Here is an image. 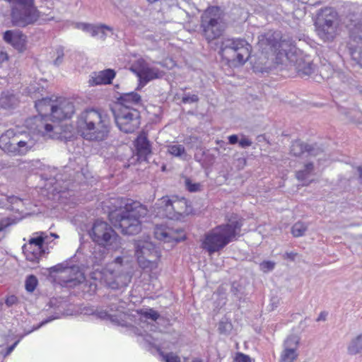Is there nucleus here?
I'll return each mask as SVG.
<instances>
[{
  "instance_id": "obj_1",
  "label": "nucleus",
  "mask_w": 362,
  "mask_h": 362,
  "mask_svg": "<svg viewBox=\"0 0 362 362\" xmlns=\"http://www.w3.org/2000/svg\"><path fill=\"white\" fill-rule=\"evenodd\" d=\"M112 208L109 211L112 224L125 235L137 234L141 228L140 218L147 214V209L139 202L125 198H111Z\"/></svg>"
},
{
  "instance_id": "obj_2",
  "label": "nucleus",
  "mask_w": 362,
  "mask_h": 362,
  "mask_svg": "<svg viewBox=\"0 0 362 362\" xmlns=\"http://www.w3.org/2000/svg\"><path fill=\"white\" fill-rule=\"evenodd\" d=\"M35 107L39 115L34 117L37 124V130L44 136L58 139L61 137V127L47 122L49 117L59 121L70 118L75 112L73 103L69 100L63 99L54 105L50 99L43 98L35 103Z\"/></svg>"
},
{
  "instance_id": "obj_3",
  "label": "nucleus",
  "mask_w": 362,
  "mask_h": 362,
  "mask_svg": "<svg viewBox=\"0 0 362 362\" xmlns=\"http://www.w3.org/2000/svg\"><path fill=\"white\" fill-rule=\"evenodd\" d=\"M257 45L265 59L271 58L276 64H284L286 60L296 62L297 48L293 40L279 31L269 30L261 35Z\"/></svg>"
},
{
  "instance_id": "obj_4",
  "label": "nucleus",
  "mask_w": 362,
  "mask_h": 362,
  "mask_svg": "<svg viewBox=\"0 0 362 362\" xmlns=\"http://www.w3.org/2000/svg\"><path fill=\"white\" fill-rule=\"evenodd\" d=\"M76 129L78 134L87 141H103L109 136L110 119L106 114L98 110H86L77 118Z\"/></svg>"
},
{
  "instance_id": "obj_5",
  "label": "nucleus",
  "mask_w": 362,
  "mask_h": 362,
  "mask_svg": "<svg viewBox=\"0 0 362 362\" xmlns=\"http://www.w3.org/2000/svg\"><path fill=\"white\" fill-rule=\"evenodd\" d=\"M242 226V219L231 218L227 223L219 225L208 231L204 235L202 247L209 255L219 252L235 240Z\"/></svg>"
},
{
  "instance_id": "obj_6",
  "label": "nucleus",
  "mask_w": 362,
  "mask_h": 362,
  "mask_svg": "<svg viewBox=\"0 0 362 362\" xmlns=\"http://www.w3.org/2000/svg\"><path fill=\"white\" fill-rule=\"evenodd\" d=\"M252 47L244 39L227 38L221 41L219 54L230 66L243 65L250 58Z\"/></svg>"
},
{
  "instance_id": "obj_7",
  "label": "nucleus",
  "mask_w": 362,
  "mask_h": 362,
  "mask_svg": "<svg viewBox=\"0 0 362 362\" xmlns=\"http://www.w3.org/2000/svg\"><path fill=\"white\" fill-rule=\"evenodd\" d=\"M134 249L137 262L141 269L152 271L158 267L160 252L148 237L136 240Z\"/></svg>"
},
{
  "instance_id": "obj_8",
  "label": "nucleus",
  "mask_w": 362,
  "mask_h": 362,
  "mask_svg": "<svg viewBox=\"0 0 362 362\" xmlns=\"http://www.w3.org/2000/svg\"><path fill=\"white\" fill-rule=\"evenodd\" d=\"M93 241L109 249L117 250L121 247V239L105 221L96 220L89 233Z\"/></svg>"
},
{
  "instance_id": "obj_9",
  "label": "nucleus",
  "mask_w": 362,
  "mask_h": 362,
  "mask_svg": "<svg viewBox=\"0 0 362 362\" xmlns=\"http://www.w3.org/2000/svg\"><path fill=\"white\" fill-rule=\"evenodd\" d=\"M122 262V258L117 257L101 274L106 284L112 289L126 287L131 281L132 276L125 271Z\"/></svg>"
},
{
  "instance_id": "obj_10",
  "label": "nucleus",
  "mask_w": 362,
  "mask_h": 362,
  "mask_svg": "<svg viewBox=\"0 0 362 362\" xmlns=\"http://www.w3.org/2000/svg\"><path fill=\"white\" fill-rule=\"evenodd\" d=\"M201 27L203 35L209 42L221 35L225 25L218 7H210L204 11L202 16Z\"/></svg>"
},
{
  "instance_id": "obj_11",
  "label": "nucleus",
  "mask_w": 362,
  "mask_h": 362,
  "mask_svg": "<svg viewBox=\"0 0 362 362\" xmlns=\"http://www.w3.org/2000/svg\"><path fill=\"white\" fill-rule=\"evenodd\" d=\"M114 116L118 128L125 133H132L140 125V115L136 109L115 108Z\"/></svg>"
},
{
  "instance_id": "obj_12",
  "label": "nucleus",
  "mask_w": 362,
  "mask_h": 362,
  "mask_svg": "<svg viewBox=\"0 0 362 362\" xmlns=\"http://www.w3.org/2000/svg\"><path fill=\"white\" fill-rule=\"evenodd\" d=\"M47 237V233L37 232L23 246V251L27 260L37 263L42 256L49 253L48 248L45 247V241Z\"/></svg>"
},
{
  "instance_id": "obj_13",
  "label": "nucleus",
  "mask_w": 362,
  "mask_h": 362,
  "mask_svg": "<svg viewBox=\"0 0 362 362\" xmlns=\"http://www.w3.org/2000/svg\"><path fill=\"white\" fill-rule=\"evenodd\" d=\"M52 272L59 273V279L64 286L75 287L85 280L78 266H69L67 262L58 264L51 268Z\"/></svg>"
},
{
  "instance_id": "obj_14",
  "label": "nucleus",
  "mask_w": 362,
  "mask_h": 362,
  "mask_svg": "<svg viewBox=\"0 0 362 362\" xmlns=\"http://www.w3.org/2000/svg\"><path fill=\"white\" fill-rule=\"evenodd\" d=\"M349 30V48L352 57L362 67V18L350 19L347 24Z\"/></svg>"
},
{
  "instance_id": "obj_15",
  "label": "nucleus",
  "mask_w": 362,
  "mask_h": 362,
  "mask_svg": "<svg viewBox=\"0 0 362 362\" xmlns=\"http://www.w3.org/2000/svg\"><path fill=\"white\" fill-rule=\"evenodd\" d=\"M131 70L138 76L139 85L145 86L149 81L160 78L164 72L158 68L151 67L144 59H138L132 66Z\"/></svg>"
},
{
  "instance_id": "obj_16",
  "label": "nucleus",
  "mask_w": 362,
  "mask_h": 362,
  "mask_svg": "<svg viewBox=\"0 0 362 362\" xmlns=\"http://www.w3.org/2000/svg\"><path fill=\"white\" fill-rule=\"evenodd\" d=\"M155 238L164 242H180L185 238V235L181 229L174 230L163 225L156 226L154 229Z\"/></svg>"
},
{
  "instance_id": "obj_17",
  "label": "nucleus",
  "mask_w": 362,
  "mask_h": 362,
  "mask_svg": "<svg viewBox=\"0 0 362 362\" xmlns=\"http://www.w3.org/2000/svg\"><path fill=\"white\" fill-rule=\"evenodd\" d=\"M298 344L299 338L297 336L291 335L287 337L284 344L280 362H293L298 357Z\"/></svg>"
},
{
  "instance_id": "obj_18",
  "label": "nucleus",
  "mask_w": 362,
  "mask_h": 362,
  "mask_svg": "<svg viewBox=\"0 0 362 362\" xmlns=\"http://www.w3.org/2000/svg\"><path fill=\"white\" fill-rule=\"evenodd\" d=\"M3 40L19 52L26 48L27 37L19 30H8L4 33Z\"/></svg>"
},
{
  "instance_id": "obj_19",
  "label": "nucleus",
  "mask_w": 362,
  "mask_h": 362,
  "mask_svg": "<svg viewBox=\"0 0 362 362\" xmlns=\"http://www.w3.org/2000/svg\"><path fill=\"white\" fill-rule=\"evenodd\" d=\"M322 152V150L317 145H308L300 141H295L291 146V153L294 156H317Z\"/></svg>"
},
{
  "instance_id": "obj_20",
  "label": "nucleus",
  "mask_w": 362,
  "mask_h": 362,
  "mask_svg": "<svg viewBox=\"0 0 362 362\" xmlns=\"http://www.w3.org/2000/svg\"><path fill=\"white\" fill-rule=\"evenodd\" d=\"M16 141V149L13 153L14 155H25L36 144V139L32 136L28 134H22L19 132H18Z\"/></svg>"
},
{
  "instance_id": "obj_21",
  "label": "nucleus",
  "mask_w": 362,
  "mask_h": 362,
  "mask_svg": "<svg viewBox=\"0 0 362 362\" xmlns=\"http://www.w3.org/2000/svg\"><path fill=\"white\" fill-rule=\"evenodd\" d=\"M175 197H163L158 200L156 205L158 209V213L170 219H175L176 214L174 210Z\"/></svg>"
},
{
  "instance_id": "obj_22",
  "label": "nucleus",
  "mask_w": 362,
  "mask_h": 362,
  "mask_svg": "<svg viewBox=\"0 0 362 362\" xmlns=\"http://www.w3.org/2000/svg\"><path fill=\"white\" fill-rule=\"evenodd\" d=\"M74 28L89 33L92 37L99 36L102 39H105L106 37L105 30H112V28L106 25H96L88 23H76Z\"/></svg>"
},
{
  "instance_id": "obj_23",
  "label": "nucleus",
  "mask_w": 362,
  "mask_h": 362,
  "mask_svg": "<svg viewBox=\"0 0 362 362\" xmlns=\"http://www.w3.org/2000/svg\"><path fill=\"white\" fill-rule=\"evenodd\" d=\"M115 71L107 69L98 72L92 73L89 83L92 86L110 84L115 77Z\"/></svg>"
},
{
  "instance_id": "obj_24",
  "label": "nucleus",
  "mask_w": 362,
  "mask_h": 362,
  "mask_svg": "<svg viewBox=\"0 0 362 362\" xmlns=\"http://www.w3.org/2000/svg\"><path fill=\"white\" fill-rule=\"evenodd\" d=\"M141 100V96L136 92L132 91L122 93L117 98L115 108L126 107L128 109H135L134 106L139 105Z\"/></svg>"
},
{
  "instance_id": "obj_25",
  "label": "nucleus",
  "mask_w": 362,
  "mask_h": 362,
  "mask_svg": "<svg viewBox=\"0 0 362 362\" xmlns=\"http://www.w3.org/2000/svg\"><path fill=\"white\" fill-rule=\"evenodd\" d=\"M18 132L10 129L0 136V148L5 152L13 153L16 149V142Z\"/></svg>"
},
{
  "instance_id": "obj_26",
  "label": "nucleus",
  "mask_w": 362,
  "mask_h": 362,
  "mask_svg": "<svg viewBox=\"0 0 362 362\" xmlns=\"http://www.w3.org/2000/svg\"><path fill=\"white\" fill-rule=\"evenodd\" d=\"M337 16V13L332 8H322L318 13L315 24L337 25L338 27Z\"/></svg>"
},
{
  "instance_id": "obj_27",
  "label": "nucleus",
  "mask_w": 362,
  "mask_h": 362,
  "mask_svg": "<svg viewBox=\"0 0 362 362\" xmlns=\"http://www.w3.org/2000/svg\"><path fill=\"white\" fill-rule=\"evenodd\" d=\"M317 35L324 41H332L338 35L337 25L315 24Z\"/></svg>"
},
{
  "instance_id": "obj_28",
  "label": "nucleus",
  "mask_w": 362,
  "mask_h": 362,
  "mask_svg": "<svg viewBox=\"0 0 362 362\" xmlns=\"http://www.w3.org/2000/svg\"><path fill=\"white\" fill-rule=\"evenodd\" d=\"M166 148L168 153L182 160L186 161L190 158V156L187 153L185 147L177 142H170L166 146Z\"/></svg>"
},
{
  "instance_id": "obj_29",
  "label": "nucleus",
  "mask_w": 362,
  "mask_h": 362,
  "mask_svg": "<svg viewBox=\"0 0 362 362\" xmlns=\"http://www.w3.org/2000/svg\"><path fill=\"white\" fill-rule=\"evenodd\" d=\"M174 210L176 214V220L192 212V207L188 201L185 198L175 197Z\"/></svg>"
},
{
  "instance_id": "obj_30",
  "label": "nucleus",
  "mask_w": 362,
  "mask_h": 362,
  "mask_svg": "<svg viewBox=\"0 0 362 362\" xmlns=\"http://www.w3.org/2000/svg\"><path fill=\"white\" fill-rule=\"evenodd\" d=\"M18 100L13 90H5L1 93L0 96V106L4 109L15 107L18 104Z\"/></svg>"
},
{
  "instance_id": "obj_31",
  "label": "nucleus",
  "mask_w": 362,
  "mask_h": 362,
  "mask_svg": "<svg viewBox=\"0 0 362 362\" xmlns=\"http://www.w3.org/2000/svg\"><path fill=\"white\" fill-rule=\"evenodd\" d=\"M135 147L137 155L140 158H146L151 153V146L147 138L144 136H139L135 141Z\"/></svg>"
},
{
  "instance_id": "obj_32",
  "label": "nucleus",
  "mask_w": 362,
  "mask_h": 362,
  "mask_svg": "<svg viewBox=\"0 0 362 362\" xmlns=\"http://www.w3.org/2000/svg\"><path fill=\"white\" fill-rule=\"evenodd\" d=\"M99 317L104 320H110L118 325L129 326V323L124 320L127 315L122 312H119L117 315H112L107 311H101L99 313Z\"/></svg>"
},
{
  "instance_id": "obj_33",
  "label": "nucleus",
  "mask_w": 362,
  "mask_h": 362,
  "mask_svg": "<svg viewBox=\"0 0 362 362\" xmlns=\"http://www.w3.org/2000/svg\"><path fill=\"white\" fill-rule=\"evenodd\" d=\"M314 171V165L312 163H308L304 165L303 170H300L296 172V178L301 182H303V185H308L311 182L310 180V176L313 175Z\"/></svg>"
},
{
  "instance_id": "obj_34",
  "label": "nucleus",
  "mask_w": 362,
  "mask_h": 362,
  "mask_svg": "<svg viewBox=\"0 0 362 362\" xmlns=\"http://www.w3.org/2000/svg\"><path fill=\"white\" fill-rule=\"evenodd\" d=\"M347 349L351 355H356L362 351V334L358 335L350 341Z\"/></svg>"
},
{
  "instance_id": "obj_35",
  "label": "nucleus",
  "mask_w": 362,
  "mask_h": 362,
  "mask_svg": "<svg viewBox=\"0 0 362 362\" xmlns=\"http://www.w3.org/2000/svg\"><path fill=\"white\" fill-rule=\"evenodd\" d=\"M136 313L139 316L140 320H142L143 319H150L156 321L160 317V315L157 311L149 308H141L136 310Z\"/></svg>"
},
{
  "instance_id": "obj_36",
  "label": "nucleus",
  "mask_w": 362,
  "mask_h": 362,
  "mask_svg": "<svg viewBox=\"0 0 362 362\" xmlns=\"http://www.w3.org/2000/svg\"><path fill=\"white\" fill-rule=\"evenodd\" d=\"M105 259V248L100 249L98 252L95 250L90 256V262L92 266L100 265Z\"/></svg>"
},
{
  "instance_id": "obj_37",
  "label": "nucleus",
  "mask_w": 362,
  "mask_h": 362,
  "mask_svg": "<svg viewBox=\"0 0 362 362\" xmlns=\"http://www.w3.org/2000/svg\"><path fill=\"white\" fill-rule=\"evenodd\" d=\"M308 226L303 222L296 223L291 228V233L294 237H300L305 234L307 230Z\"/></svg>"
},
{
  "instance_id": "obj_38",
  "label": "nucleus",
  "mask_w": 362,
  "mask_h": 362,
  "mask_svg": "<svg viewBox=\"0 0 362 362\" xmlns=\"http://www.w3.org/2000/svg\"><path fill=\"white\" fill-rule=\"evenodd\" d=\"M37 284V278L33 275H30L29 276L27 277L25 280V289L28 292H33L35 289Z\"/></svg>"
},
{
  "instance_id": "obj_39",
  "label": "nucleus",
  "mask_w": 362,
  "mask_h": 362,
  "mask_svg": "<svg viewBox=\"0 0 362 362\" xmlns=\"http://www.w3.org/2000/svg\"><path fill=\"white\" fill-rule=\"evenodd\" d=\"M8 203L11 205V210L19 211V206L23 205V200L17 197L11 196L6 198Z\"/></svg>"
},
{
  "instance_id": "obj_40",
  "label": "nucleus",
  "mask_w": 362,
  "mask_h": 362,
  "mask_svg": "<svg viewBox=\"0 0 362 362\" xmlns=\"http://www.w3.org/2000/svg\"><path fill=\"white\" fill-rule=\"evenodd\" d=\"M218 329L221 334H228L232 329V324L228 321H221Z\"/></svg>"
},
{
  "instance_id": "obj_41",
  "label": "nucleus",
  "mask_w": 362,
  "mask_h": 362,
  "mask_svg": "<svg viewBox=\"0 0 362 362\" xmlns=\"http://www.w3.org/2000/svg\"><path fill=\"white\" fill-rule=\"evenodd\" d=\"M275 262L272 261H264L259 264L260 270L267 273L274 269Z\"/></svg>"
},
{
  "instance_id": "obj_42",
  "label": "nucleus",
  "mask_w": 362,
  "mask_h": 362,
  "mask_svg": "<svg viewBox=\"0 0 362 362\" xmlns=\"http://www.w3.org/2000/svg\"><path fill=\"white\" fill-rule=\"evenodd\" d=\"M161 356L165 362H180V357L173 353L161 354Z\"/></svg>"
},
{
  "instance_id": "obj_43",
  "label": "nucleus",
  "mask_w": 362,
  "mask_h": 362,
  "mask_svg": "<svg viewBox=\"0 0 362 362\" xmlns=\"http://www.w3.org/2000/svg\"><path fill=\"white\" fill-rule=\"evenodd\" d=\"M199 101V97L197 95H189V94H185L182 96V102L185 104L186 103H194Z\"/></svg>"
},
{
  "instance_id": "obj_44",
  "label": "nucleus",
  "mask_w": 362,
  "mask_h": 362,
  "mask_svg": "<svg viewBox=\"0 0 362 362\" xmlns=\"http://www.w3.org/2000/svg\"><path fill=\"white\" fill-rule=\"evenodd\" d=\"M56 54H57V58L54 61V64L56 66H59L63 62V58H64V55L63 49H62V48L57 49Z\"/></svg>"
},
{
  "instance_id": "obj_45",
  "label": "nucleus",
  "mask_w": 362,
  "mask_h": 362,
  "mask_svg": "<svg viewBox=\"0 0 362 362\" xmlns=\"http://www.w3.org/2000/svg\"><path fill=\"white\" fill-rule=\"evenodd\" d=\"M235 362H251V358L249 356L242 353H238L234 358Z\"/></svg>"
},
{
  "instance_id": "obj_46",
  "label": "nucleus",
  "mask_w": 362,
  "mask_h": 362,
  "mask_svg": "<svg viewBox=\"0 0 362 362\" xmlns=\"http://www.w3.org/2000/svg\"><path fill=\"white\" fill-rule=\"evenodd\" d=\"M185 183L187 189L190 192H197L199 190L200 187L199 184L192 183L189 180H187Z\"/></svg>"
},
{
  "instance_id": "obj_47",
  "label": "nucleus",
  "mask_w": 362,
  "mask_h": 362,
  "mask_svg": "<svg viewBox=\"0 0 362 362\" xmlns=\"http://www.w3.org/2000/svg\"><path fill=\"white\" fill-rule=\"evenodd\" d=\"M252 141L249 139H247V138H243L239 141V145L242 148H246V147L250 146L252 145Z\"/></svg>"
},
{
  "instance_id": "obj_48",
  "label": "nucleus",
  "mask_w": 362,
  "mask_h": 362,
  "mask_svg": "<svg viewBox=\"0 0 362 362\" xmlns=\"http://www.w3.org/2000/svg\"><path fill=\"white\" fill-rule=\"evenodd\" d=\"M8 226V223H5L4 221L0 222V240L4 237L5 228Z\"/></svg>"
},
{
  "instance_id": "obj_49",
  "label": "nucleus",
  "mask_w": 362,
  "mask_h": 362,
  "mask_svg": "<svg viewBox=\"0 0 362 362\" xmlns=\"http://www.w3.org/2000/svg\"><path fill=\"white\" fill-rule=\"evenodd\" d=\"M16 302H17V298L15 296H11L8 297L6 300V304L8 306H11V305H14L15 303H16Z\"/></svg>"
},
{
  "instance_id": "obj_50",
  "label": "nucleus",
  "mask_w": 362,
  "mask_h": 362,
  "mask_svg": "<svg viewBox=\"0 0 362 362\" xmlns=\"http://www.w3.org/2000/svg\"><path fill=\"white\" fill-rule=\"evenodd\" d=\"M8 60V54L6 52L0 51V64Z\"/></svg>"
},
{
  "instance_id": "obj_51",
  "label": "nucleus",
  "mask_w": 362,
  "mask_h": 362,
  "mask_svg": "<svg viewBox=\"0 0 362 362\" xmlns=\"http://www.w3.org/2000/svg\"><path fill=\"white\" fill-rule=\"evenodd\" d=\"M327 313L325 312V311H322L320 313L318 317L317 318V322H320V321H325L326 319H327Z\"/></svg>"
},
{
  "instance_id": "obj_52",
  "label": "nucleus",
  "mask_w": 362,
  "mask_h": 362,
  "mask_svg": "<svg viewBox=\"0 0 362 362\" xmlns=\"http://www.w3.org/2000/svg\"><path fill=\"white\" fill-rule=\"evenodd\" d=\"M228 141L230 144H235L238 141V137L235 134H233L228 136Z\"/></svg>"
},
{
  "instance_id": "obj_53",
  "label": "nucleus",
  "mask_w": 362,
  "mask_h": 362,
  "mask_svg": "<svg viewBox=\"0 0 362 362\" xmlns=\"http://www.w3.org/2000/svg\"><path fill=\"white\" fill-rule=\"evenodd\" d=\"M231 292L237 298H240V296H238L239 290L237 286H235V284H233L231 287Z\"/></svg>"
},
{
  "instance_id": "obj_54",
  "label": "nucleus",
  "mask_w": 362,
  "mask_h": 362,
  "mask_svg": "<svg viewBox=\"0 0 362 362\" xmlns=\"http://www.w3.org/2000/svg\"><path fill=\"white\" fill-rule=\"evenodd\" d=\"M18 343V341H16L13 344H12L9 347H8L7 350H6V355H9L13 351V349H15V347L16 346Z\"/></svg>"
},
{
  "instance_id": "obj_55",
  "label": "nucleus",
  "mask_w": 362,
  "mask_h": 362,
  "mask_svg": "<svg viewBox=\"0 0 362 362\" xmlns=\"http://www.w3.org/2000/svg\"><path fill=\"white\" fill-rule=\"evenodd\" d=\"M285 256L286 257V258L288 259H290L291 260H294L296 256V253H294V252H286L285 254Z\"/></svg>"
},
{
  "instance_id": "obj_56",
  "label": "nucleus",
  "mask_w": 362,
  "mask_h": 362,
  "mask_svg": "<svg viewBox=\"0 0 362 362\" xmlns=\"http://www.w3.org/2000/svg\"><path fill=\"white\" fill-rule=\"evenodd\" d=\"M184 362H202L201 359L198 358H192V360L189 359H185Z\"/></svg>"
},
{
  "instance_id": "obj_57",
  "label": "nucleus",
  "mask_w": 362,
  "mask_h": 362,
  "mask_svg": "<svg viewBox=\"0 0 362 362\" xmlns=\"http://www.w3.org/2000/svg\"><path fill=\"white\" fill-rule=\"evenodd\" d=\"M298 1L301 2L302 4H315V2L312 0H298Z\"/></svg>"
},
{
  "instance_id": "obj_58",
  "label": "nucleus",
  "mask_w": 362,
  "mask_h": 362,
  "mask_svg": "<svg viewBox=\"0 0 362 362\" xmlns=\"http://www.w3.org/2000/svg\"><path fill=\"white\" fill-rule=\"evenodd\" d=\"M358 172L359 173V177H360V180L362 182V166H359L358 168Z\"/></svg>"
},
{
  "instance_id": "obj_59",
  "label": "nucleus",
  "mask_w": 362,
  "mask_h": 362,
  "mask_svg": "<svg viewBox=\"0 0 362 362\" xmlns=\"http://www.w3.org/2000/svg\"><path fill=\"white\" fill-rule=\"evenodd\" d=\"M216 144L219 145L220 147H222L223 144H225V142L222 140H217Z\"/></svg>"
},
{
  "instance_id": "obj_60",
  "label": "nucleus",
  "mask_w": 362,
  "mask_h": 362,
  "mask_svg": "<svg viewBox=\"0 0 362 362\" xmlns=\"http://www.w3.org/2000/svg\"><path fill=\"white\" fill-rule=\"evenodd\" d=\"M49 236L50 237H53L54 238H59V235L57 234H56V233H49Z\"/></svg>"
},
{
  "instance_id": "obj_61",
  "label": "nucleus",
  "mask_w": 362,
  "mask_h": 362,
  "mask_svg": "<svg viewBox=\"0 0 362 362\" xmlns=\"http://www.w3.org/2000/svg\"><path fill=\"white\" fill-rule=\"evenodd\" d=\"M53 319H54V318H49V319H47V320H45V321H43V322H42V325H45V324H46V323H47V322H51Z\"/></svg>"
},
{
  "instance_id": "obj_62",
  "label": "nucleus",
  "mask_w": 362,
  "mask_h": 362,
  "mask_svg": "<svg viewBox=\"0 0 362 362\" xmlns=\"http://www.w3.org/2000/svg\"><path fill=\"white\" fill-rule=\"evenodd\" d=\"M49 238H50V236H49V235L47 234V237L46 238V240L45 241V245L48 244V243L49 242Z\"/></svg>"
},
{
  "instance_id": "obj_63",
  "label": "nucleus",
  "mask_w": 362,
  "mask_h": 362,
  "mask_svg": "<svg viewBox=\"0 0 362 362\" xmlns=\"http://www.w3.org/2000/svg\"><path fill=\"white\" fill-rule=\"evenodd\" d=\"M311 69H311L310 66L309 65L308 69V71H305V73L306 74H309L310 73V71H311Z\"/></svg>"
},
{
  "instance_id": "obj_64",
  "label": "nucleus",
  "mask_w": 362,
  "mask_h": 362,
  "mask_svg": "<svg viewBox=\"0 0 362 362\" xmlns=\"http://www.w3.org/2000/svg\"><path fill=\"white\" fill-rule=\"evenodd\" d=\"M170 67H172L175 65V62L172 60L170 61Z\"/></svg>"
}]
</instances>
